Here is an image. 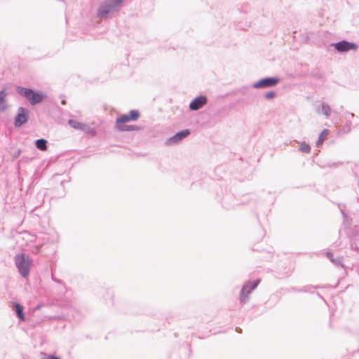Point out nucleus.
I'll return each instance as SVG.
<instances>
[{
    "instance_id": "obj_1",
    "label": "nucleus",
    "mask_w": 359,
    "mask_h": 359,
    "mask_svg": "<svg viewBox=\"0 0 359 359\" xmlns=\"http://www.w3.org/2000/svg\"><path fill=\"white\" fill-rule=\"evenodd\" d=\"M140 117V113L137 110H131L128 114H123L116 119V128L120 131H132L138 130L135 126L127 125L130 121H137Z\"/></svg>"
},
{
    "instance_id": "obj_2",
    "label": "nucleus",
    "mask_w": 359,
    "mask_h": 359,
    "mask_svg": "<svg viewBox=\"0 0 359 359\" xmlns=\"http://www.w3.org/2000/svg\"><path fill=\"white\" fill-rule=\"evenodd\" d=\"M15 264L19 273L24 278H27L29 274L32 259L28 255L24 253H20L15 256Z\"/></svg>"
},
{
    "instance_id": "obj_3",
    "label": "nucleus",
    "mask_w": 359,
    "mask_h": 359,
    "mask_svg": "<svg viewBox=\"0 0 359 359\" xmlns=\"http://www.w3.org/2000/svg\"><path fill=\"white\" fill-rule=\"evenodd\" d=\"M16 90L20 95L25 97L32 105L41 103L45 97L42 93L34 92L32 89L21 86H18Z\"/></svg>"
},
{
    "instance_id": "obj_4",
    "label": "nucleus",
    "mask_w": 359,
    "mask_h": 359,
    "mask_svg": "<svg viewBox=\"0 0 359 359\" xmlns=\"http://www.w3.org/2000/svg\"><path fill=\"white\" fill-rule=\"evenodd\" d=\"M123 0H113L111 4L105 2L100 6L98 10V15L101 18H106L111 11H114L115 8L119 6Z\"/></svg>"
},
{
    "instance_id": "obj_5",
    "label": "nucleus",
    "mask_w": 359,
    "mask_h": 359,
    "mask_svg": "<svg viewBox=\"0 0 359 359\" xmlns=\"http://www.w3.org/2000/svg\"><path fill=\"white\" fill-rule=\"evenodd\" d=\"M259 280H257L253 283H249L245 285L241 292V301L242 302H245L248 295L259 284Z\"/></svg>"
},
{
    "instance_id": "obj_6",
    "label": "nucleus",
    "mask_w": 359,
    "mask_h": 359,
    "mask_svg": "<svg viewBox=\"0 0 359 359\" xmlns=\"http://www.w3.org/2000/svg\"><path fill=\"white\" fill-rule=\"evenodd\" d=\"M278 83V79L276 78H265L259 80L254 83L253 87L255 88H262L276 86Z\"/></svg>"
},
{
    "instance_id": "obj_7",
    "label": "nucleus",
    "mask_w": 359,
    "mask_h": 359,
    "mask_svg": "<svg viewBox=\"0 0 359 359\" xmlns=\"http://www.w3.org/2000/svg\"><path fill=\"white\" fill-rule=\"evenodd\" d=\"M335 48L339 52L348 50H356L358 46L354 43H350L346 41H341L334 45Z\"/></svg>"
},
{
    "instance_id": "obj_8",
    "label": "nucleus",
    "mask_w": 359,
    "mask_h": 359,
    "mask_svg": "<svg viewBox=\"0 0 359 359\" xmlns=\"http://www.w3.org/2000/svg\"><path fill=\"white\" fill-rule=\"evenodd\" d=\"M190 134L189 129L183 130L180 132H178L177 134L173 135L172 137H170L168 141L167 144H176L180 142L184 138L187 137Z\"/></svg>"
},
{
    "instance_id": "obj_9",
    "label": "nucleus",
    "mask_w": 359,
    "mask_h": 359,
    "mask_svg": "<svg viewBox=\"0 0 359 359\" xmlns=\"http://www.w3.org/2000/svg\"><path fill=\"white\" fill-rule=\"evenodd\" d=\"M207 103V98L205 96H199L195 98L189 104L191 110H198Z\"/></svg>"
},
{
    "instance_id": "obj_10",
    "label": "nucleus",
    "mask_w": 359,
    "mask_h": 359,
    "mask_svg": "<svg viewBox=\"0 0 359 359\" xmlns=\"http://www.w3.org/2000/svg\"><path fill=\"white\" fill-rule=\"evenodd\" d=\"M27 121V111L23 107L18 109V113L15 119V126H21Z\"/></svg>"
},
{
    "instance_id": "obj_11",
    "label": "nucleus",
    "mask_w": 359,
    "mask_h": 359,
    "mask_svg": "<svg viewBox=\"0 0 359 359\" xmlns=\"http://www.w3.org/2000/svg\"><path fill=\"white\" fill-rule=\"evenodd\" d=\"M68 123L72 128L74 129L86 130V129L87 128L86 124L79 122L76 120H69Z\"/></svg>"
},
{
    "instance_id": "obj_12",
    "label": "nucleus",
    "mask_w": 359,
    "mask_h": 359,
    "mask_svg": "<svg viewBox=\"0 0 359 359\" xmlns=\"http://www.w3.org/2000/svg\"><path fill=\"white\" fill-rule=\"evenodd\" d=\"M6 93L4 90L0 92V110L4 111L6 109Z\"/></svg>"
},
{
    "instance_id": "obj_13",
    "label": "nucleus",
    "mask_w": 359,
    "mask_h": 359,
    "mask_svg": "<svg viewBox=\"0 0 359 359\" xmlns=\"http://www.w3.org/2000/svg\"><path fill=\"white\" fill-rule=\"evenodd\" d=\"M46 143L47 141L46 140L39 139L36 142V147L41 151H46L47 149Z\"/></svg>"
},
{
    "instance_id": "obj_14",
    "label": "nucleus",
    "mask_w": 359,
    "mask_h": 359,
    "mask_svg": "<svg viewBox=\"0 0 359 359\" xmlns=\"http://www.w3.org/2000/svg\"><path fill=\"white\" fill-rule=\"evenodd\" d=\"M328 134H329V130L327 129H325L324 130H323V132L320 135V137L317 142V144L318 145L322 144L323 142H324V140H325L327 139Z\"/></svg>"
},
{
    "instance_id": "obj_15",
    "label": "nucleus",
    "mask_w": 359,
    "mask_h": 359,
    "mask_svg": "<svg viewBox=\"0 0 359 359\" xmlns=\"http://www.w3.org/2000/svg\"><path fill=\"white\" fill-rule=\"evenodd\" d=\"M15 306L16 312H17L18 317L22 320H25V316H24V313H23V307L21 305H20L19 304H15Z\"/></svg>"
},
{
    "instance_id": "obj_16",
    "label": "nucleus",
    "mask_w": 359,
    "mask_h": 359,
    "mask_svg": "<svg viewBox=\"0 0 359 359\" xmlns=\"http://www.w3.org/2000/svg\"><path fill=\"white\" fill-rule=\"evenodd\" d=\"M322 112L326 115V116H329L330 114V109L328 106L327 105H323L322 106Z\"/></svg>"
},
{
    "instance_id": "obj_17",
    "label": "nucleus",
    "mask_w": 359,
    "mask_h": 359,
    "mask_svg": "<svg viewBox=\"0 0 359 359\" xmlns=\"http://www.w3.org/2000/svg\"><path fill=\"white\" fill-rule=\"evenodd\" d=\"M84 132H86L87 134H89V135H95L96 134V131L94 128H90L88 125H87V128L86 129V130H83Z\"/></svg>"
},
{
    "instance_id": "obj_18",
    "label": "nucleus",
    "mask_w": 359,
    "mask_h": 359,
    "mask_svg": "<svg viewBox=\"0 0 359 359\" xmlns=\"http://www.w3.org/2000/svg\"><path fill=\"white\" fill-rule=\"evenodd\" d=\"M300 150L302 152L309 153V152H310L311 148H310L309 145L304 144L301 146Z\"/></svg>"
},
{
    "instance_id": "obj_19",
    "label": "nucleus",
    "mask_w": 359,
    "mask_h": 359,
    "mask_svg": "<svg viewBox=\"0 0 359 359\" xmlns=\"http://www.w3.org/2000/svg\"><path fill=\"white\" fill-rule=\"evenodd\" d=\"M275 96H276V93L273 91L267 93L265 95L266 98H267V99L273 98Z\"/></svg>"
},
{
    "instance_id": "obj_20",
    "label": "nucleus",
    "mask_w": 359,
    "mask_h": 359,
    "mask_svg": "<svg viewBox=\"0 0 359 359\" xmlns=\"http://www.w3.org/2000/svg\"><path fill=\"white\" fill-rule=\"evenodd\" d=\"M62 104H65V101H64V100H63V101L62 102Z\"/></svg>"
}]
</instances>
